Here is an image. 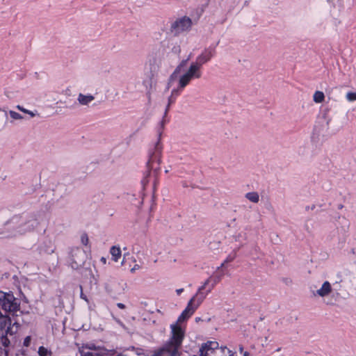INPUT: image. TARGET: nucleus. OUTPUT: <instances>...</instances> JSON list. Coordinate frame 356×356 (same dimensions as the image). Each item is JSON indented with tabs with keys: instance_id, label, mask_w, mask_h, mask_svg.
Instances as JSON below:
<instances>
[{
	"instance_id": "34",
	"label": "nucleus",
	"mask_w": 356,
	"mask_h": 356,
	"mask_svg": "<svg viewBox=\"0 0 356 356\" xmlns=\"http://www.w3.org/2000/svg\"><path fill=\"white\" fill-rule=\"evenodd\" d=\"M117 306L120 309H124L125 308V305L123 303H121V302L118 303Z\"/></svg>"
},
{
	"instance_id": "38",
	"label": "nucleus",
	"mask_w": 356,
	"mask_h": 356,
	"mask_svg": "<svg viewBox=\"0 0 356 356\" xmlns=\"http://www.w3.org/2000/svg\"><path fill=\"white\" fill-rule=\"evenodd\" d=\"M139 268L138 265H135L134 268L131 270V272H134L135 270L138 269Z\"/></svg>"
},
{
	"instance_id": "41",
	"label": "nucleus",
	"mask_w": 356,
	"mask_h": 356,
	"mask_svg": "<svg viewBox=\"0 0 356 356\" xmlns=\"http://www.w3.org/2000/svg\"><path fill=\"white\" fill-rule=\"evenodd\" d=\"M343 208V204H340L338 205V209H341Z\"/></svg>"
},
{
	"instance_id": "39",
	"label": "nucleus",
	"mask_w": 356,
	"mask_h": 356,
	"mask_svg": "<svg viewBox=\"0 0 356 356\" xmlns=\"http://www.w3.org/2000/svg\"><path fill=\"white\" fill-rule=\"evenodd\" d=\"M239 352L243 354L245 351H243V346H239Z\"/></svg>"
},
{
	"instance_id": "1",
	"label": "nucleus",
	"mask_w": 356,
	"mask_h": 356,
	"mask_svg": "<svg viewBox=\"0 0 356 356\" xmlns=\"http://www.w3.org/2000/svg\"><path fill=\"white\" fill-rule=\"evenodd\" d=\"M43 213H23L20 216H15L6 225L4 229L12 230L4 237L15 236L17 234H24L31 232L40 224L44 219Z\"/></svg>"
},
{
	"instance_id": "23",
	"label": "nucleus",
	"mask_w": 356,
	"mask_h": 356,
	"mask_svg": "<svg viewBox=\"0 0 356 356\" xmlns=\"http://www.w3.org/2000/svg\"><path fill=\"white\" fill-rule=\"evenodd\" d=\"M38 354L40 356H51V351L44 346H40L38 348Z\"/></svg>"
},
{
	"instance_id": "5",
	"label": "nucleus",
	"mask_w": 356,
	"mask_h": 356,
	"mask_svg": "<svg viewBox=\"0 0 356 356\" xmlns=\"http://www.w3.org/2000/svg\"><path fill=\"white\" fill-rule=\"evenodd\" d=\"M192 26V21L190 17L184 16L177 19L170 25V32L177 35L179 33L188 31Z\"/></svg>"
},
{
	"instance_id": "43",
	"label": "nucleus",
	"mask_w": 356,
	"mask_h": 356,
	"mask_svg": "<svg viewBox=\"0 0 356 356\" xmlns=\"http://www.w3.org/2000/svg\"><path fill=\"white\" fill-rule=\"evenodd\" d=\"M0 111H3V109L0 108ZM3 111L5 112L6 117H7V114H8L7 111H6L5 110H3Z\"/></svg>"
},
{
	"instance_id": "30",
	"label": "nucleus",
	"mask_w": 356,
	"mask_h": 356,
	"mask_svg": "<svg viewBox=\"0 0 356 356\" xmlns=\"http://www.w3.org/2000/svg\"><path fill=\"white\" fill-rule=\"evenodd\" d=\"M31 343V337L30 336H27L24 339V342H23V345L24 346H26L28 347Z\"/></svg>"
},
{
	"instance_id": "8",
	"label": "nucleus",
	"mask_w": 356,
	"mask_h": 356,
	"mask_svg": "<svg viewBox=\"0 0 356 356\" xmlns=\"http://www.w3.org/2000/svg\"><path fill=\"white\" fill-rule=\"evenodd\" d=\"M37 250L40 254H50L54 251V246L50 239L44 238L37 245Z\"/></svg>"
},
{
	"instance_id": "4",
	"label": "nucleus",
	"mask_w": 356,
	"mask_h": 356,
	"mask_svg": "<svg viewBox=\"0 0 356 356\" xmlns=\"http://www.w3.org/2000/svg\"><path fill=\"white\" fill-rule=\"evenodd\" d=\"M0 305L6 312L15 314L19 310L20 302L13 293L0 291Z\"/></svg>"
},
{
	"instance_id": "27",
	"label": "nucleus",
	"mask_w": 356,
	"mask_h": 356,
	"mask_svg": "<svg viewBox=\"0 0 356 356\" xmlns=\"http://www.w3.org/2000/svg\"><path fill=\"white\" fill-rule=\"evenodd\" d=\"M9 114H10V116L13 120H21L23 118L22 115L21 114H19L14 111H10Z\"/></svg>"
},
{
	"instance_id": "42",
	"label": "nucleus",
	"mask_w": 356,
	"mask_h": 356,
	"mask_svg": "<svg viewBox=\"0 0 356 356\" xmlns=\"http://www.w3.org/2000/svg\"><path fill=\"white\" fill-rule=\"evenodd\" d=\"M102 261H103L104 263H106V259L104 257H102L101 259Z\"/></svg>"
},
{
	"instance_id": "45",
	"label": "nucleus",
	"mask_w": 356,
	"mask_h": 356,
	"mask_svg": "<svg viewBox=\"0 0 356 356\" xmlns=\"http://www.w3.org/2000/svg\"><path fill=\"white\" fill-rule=\"evenodd\" d=\"M155 186H156V181H154V187H155Z\"/></svg>"
},
{
	"instance_id": "46",
	"label": "nucleus",
	"mask_w": 356,
	"mask_h": 356,
	"mask_svg": "<svg viewBox=\"0 0 356 356\" xmlns=\"http://www.w3.org/2000/svg\"><path fill=\"white\" fill-rule=\"evenodd\" d=\"M136 246H134V248H133L134 251H135V250H136Z\"/></svg>"
},
{
	"instance_id": "48",
	"label": "nucleus",
	"mask_w": 356,
	"mask_h": 356,
	"mask_svg": "<svg viewBox=\"0 0 356 356\" xmlns=\"http://www.w3.org/2000/svg\"><path fill=\"white\" fill-rule=\"evenodd\" d=\"M221 348H222V349H225V348H227V347H226V346H225V347H221Z\"/></svg>"
},
{
	"instance_id": "26",
	"label": "nucleus",
	"mask_w": 356,
	"mask_h": 356,
	"mask_svg": "<svg viewBox=\"0 0 356 356\" xmlns=\"http://www.w3.org/2000/svg\"><path fill=\"white\" fill-rule=\"evenodd\" d=\"M81 243L85 246H87L88 245L89 238L88 234L86 232H83L81 235Z\"/></svg>"
},
{
	"instance_id": "29",
	"label": "nucleus",
	"mask_w": 356,
	"mask_h": 356,
	"mask_svg": "<svg viewBox=\"0 0 356 356\" xmlns=\"http://www.w3.org/2000/svg\"><path fill=\"white\" fill-rule=\"evenodd\" d=\"M188 318H190V316H188L186 314H184L182 312L181 314L178 317V319H177V321L176 323L177 324V323L184 322V321H186Z\"/></svg>"
},
{
	"instance_id": "37",
	"label": "nucleus",
	"mask_w": 356,
	"mask_h": 356,
	"mask_svg": "<svg viewBox=\"0 0 356 356\" xmlns=\"http://www.w3.org/2000/svg\"><path fill=\"white\" fill-rule=\"evenodd\" d=\"M195 321L196 323L203 321L201 317H195Z\"/></svg>"
},
{
	"instance_id": "33",
	"label": "nucleus",
	"mask_w": 356,
	"mask_h": 356,
	"mask_svg": "<svg viewBox=\"0 0 356 356\" xmlns=\"http://www.w3.org/2000/svg\"><path fill=\"white\" fill-rule=\"evenodd\" d=\"M26 113L29 114V115H31V117H34L35 115V113H34L33 111H29V110H27Z\"/></svg>"
},
{
	"instance_id": "6",
	"label": "nucleus",
	"mask_w": 356,
	"mask_h": 356,
	"mask_svg": "<svg viewBox=\"0 0 356 356\" xmlns=\"http://www.w3.org/2000/svg\"><path fill=\"white\" fill-rule=\"evenodd\" d=\"M216 45H210L205 48L202 53L197 56L195 61L193 63L197 65L200 68H202V65L208 63L216 56Z\"/></svg>"
},
{
	"instance_id": "15",
	"label": "nucleus",
	"mask_w": 356,
	"mask_h": 356,
	"mask_svg": "<svg viewBox=\"0 0 356 356\" xmlns=\"http://www.w3.org/2000/svg\"><path fill=\"white\" fill-rule=\"evenodd\" d=\"M95 346L93 344L83 346L80 350L81 356H97Z\"/></svg>"
},
{
	"instance_id": "10",
	"label": "nucleus",
	"mask_w": 356,
	"mask_h": 356,
	"mask_svg": "<svg viewBox=\"0 0 356 356\" xmlns=\"http://www.w3.org/2000/svg\"><path fill=\"white\" fill-rule=\"evenodd\" d=\"M184 74L191 80H193L201 78L202 73L201 68L192 62L190 64L188 69L184 73Z\"/></svg>"
},
{
	"instance_id": "47",
	"label": "nucleus",
	"mask_w": 356,
	"mask_h": 356,
	"mask_svg": "<svg viewBox=\"0 0 356 356\" xmlns=\"http://www.w3.org/2000/svg\"><path fill=\"white\" fill-rule=\"evenodd\" d=\"M314 207H315V206H314V205H313V206L312 207V209H314Z\"/></svg>"
},
{
	"instance_id": "31",
	"label": "nucleus",
	"mask_w": 356,
	"mask_h": 356,
	"mask_svg": "<svg viewBox=\"0 0 356 356\" xmlns=\"http://www.w3.org/2000/svg\"><path fill=\"white\" fill-rule=\"evenodd\" d=\"M80 289H81V294H80L81 298H82L83 300H86V302H88L87 296L86 295H84L83 293L82 286H80Z\"/></svg>"
},
{
	"instance_id": "16",
	"label": "nucleus",
	"mask_w": 356,
	"mask_h": 356,
	"mask_svg": "<svg viewBox=\"0 0 356 356\" xmlns=\"http://www.w3.org/2000/svg\"><path fill=\"white\" fill-rule=\"evenodd\" d=\"M191 81L192 80L191 79L188 78L184 74H181L179 78L177 88L182 92L184 88L191 82Z\"/></svg>"
},
{
	"instance_id": "17",
	"label": "nucleus",
	"mask_w": 356,
	"mask_h": 356,
	"mask_svg": "<svg viewBox=\"0 0 356 356\" xmlns=\"http://www.w3.org/2000/svg\"><path fill=\"white\" fill-rule=\"evenodd\" d=\"M19 326H20V325L17 322L13 323V325H11V324L9 325L7 327V328L6 329L5 337H8V334L12 336V335L15 334V333H17Z\"/></svg>"
},
{
	"instance_id": "40",
	"label": "nucleus",
	"mask_w": 356,
	"mask_h": 356,
	"mask_svg": "<svg viewBox=\"0 0 356 356\" xmlns=\"http://www.w3.org/2000/svg\"><path fill=\"white\" fill-rule=\"evenodd\" d=\"M243 356H249V353H248V352L245 351V352L243 353Z\"/></svg>"
},
{
	"instance_id": "24",
	"label": "nucleus",
	"mask_w": 356,
	"mask_h": 356,
	"mask_svg": "<svg viewBox=\"0 0 356 356\" xmlns=\"http://www.w3.org/2000/svg\"><path fill=\"white\" fill-rule=\"evenodd\" d=\"M211 281H212V283L209 285V289L207 290V294H209V293L211 292V291L215 287V286L219 282L220 277H216L213 278V280L211 279Z\"/></svg>"
},
{
	"instance_id": "11",
	"label": "nucleus",
	"mask_w": 356,
	"mask_h": 356,
	"mask_svg": "<svg viewBox=\"0 0 356 356\" xmlns=\"http://www.w3.org/2000/svg\"><path fill=\"white\" fill-rule=\"evenodd\" d=\"M81 252V250L79 247H72L70 249L68 256L70 261V266L74 269L78 268L79 264L76 261V258Z\"/></svg>"
},
{
	"instance_id": "21",
	"label": "nucleus",
	"mask_w": 356,
	"mask_h": 356,
	"mask_svg": "<svg viewBox=\"0 0 356 356\" xmlns=\"http://www.w3.org/2000/svg\"><path fill=\"white\" fill-rule=\"evenodd\" d=\"M245 197L251 202L257 203L259 201V195L257 192L247 193Z\"/></svg>"
},
{
	"instance_id": "9",
	"label": "nucleus",
	"mask_w": 356,
	"mask_h": 356,
	"mask_svg": "<svg viewBox=\"0 0 356 356\" xmlns=\"http://www.w3.org/2000/svg\"><path fill=\"white\" fill-rule=\"evenodd\" d=\"M218 343L217 341H208L202 344L198 354L201 356H208L209 353H212L215 350L218 349Z\"/></svg>"
},
{
	"instance_id": "14",
	"label": "nucleus",
	"mask_w": 356,
	"mask_h": 356,
	"mask_svg": "<svg viewBox=\"0 0 356 356\" xmlns=\"http://www.w3.org/2000/svg\"><path fill=\"white\" fill-rule=\"evenodd\" d=\"M182 92L177 89V88H174L171 91V94L170 97H168V105L165 108L164 115H165L169 110L170 106L172 104H174L177 98Z\"/></svg>"
},
{
	"instance_id": "18",
	"label": "nucleus",
	"mask_w": 356,
	"mask_h": 356,
	"mask_svg": "<svg viewBox=\"0 0 356 356\" xmlns=\"http://www.w3.org/2000/svg\"><path fill=\"white\" fill-rule=\"evenodd\" d=\"M94 99V97L91 95H85L80 93L78 96V101L81 105H88Z\"/></svg>"
},
{
	"instance_id": "19",
	"label": "nucleus",
	"mask_w": 356,
	"mask_h": 356,
	"mask_svg": "<svg viewBox=\"0 0 356 356\" xmlns=\"http://www.w3.org/2000/svg\"><path fill=\"white\" fill-rule=\"evenodd\" d=\"M110 253L111 254L112 259L115 262L118 261L122 254L120 248L115 245L111 247Z\"/></svg>"
},
{
	"instance_id": "12",
	"label": "nucleus",
	"mask_w": 356,
	"mask_h": 356,
	"mask_svg": "<svg viewBox=\"0 0 356 356\" xmlns=\"http://www.w3.org/2000/svg\"><path fill=\"white\" fill-rule=\"evenodd\" d=\"M332 289L331 284L328 281H325L323 283L321 287L314 293V295L320 297H325L331 293Z\"/></svg>"
},
{
	"instance_id": "36",
	"label": "nucleus",
	"mask_w": 356,
	"mask_h": 356,
	"mask_svg": "<svg viewBox=\"0 0 356 356\" xmlns=\"http://www.w3.org/2000/svg\"><path fill=\"white\" fill-rule=\"evenodd\" d=\"M229 356H237L236 353L232 352L230 350H228Z\"/></svg>"
},
{
	"instance_id": "28",
	"label": "nucleus",
	"mask_w": 356,
	"mask_h": 356,
	"mask_svg": "<svg viewBox=\"0 0 356 356\" xmlns=\"http://www.w3.org/2000/svg\"><path fill=\"white\" fill-rule=\"evenodd\" d=\"M346 99H347L349 102H354V101H356V92H348L346 94Z\"/></svg>"
},
{
	"instance_id": "22",
	"label": "nucleus",
	"mask_w": 356,
	"mask_h": 356,
	"mask_svg": "<svg viewBox=\"0 0 356 356\" xmlns=\"http://www.w3.org/2000/svg\"><path fill=\"white\" fill-rule=\"evenodd\" d=\"M313 98L316 103H321L324 101L325 95L323 92L317 90L314 92Z\"/></svg>"
},
{
	"instance_id": "25",
	"label": "nucleus",
	"mask_w": 356,
	"mask_h": 356,
	"mask_svg": "<svg viewBox=\"0 0 356 356\" xmlns=\"http://www.w3.org/2000/svg\"><path fill=\"white\" fill-rule=\"evenodd\" d=\"M236 254L235 252L229 254L226 257V259H225L224 262L221 264L220 267H222L227 263H229V262L234 261V259L236 258Z\"/></svg>"
},
{
	"instance_id": "35",
	"label": "nucleus",
	"mask_w": 356,
	"mask_h": 356,
	"mask_svg": "<svg viewBox=\"0 0 356 356\" xmlns=\"http://www.w3.org/2000/svg\"><path fill=\"white\" fill-rule=\"evenodd\" d=\"M184 291V289H178L176 290V293L178 296H179Z\"/></svg>"
},
{
	"instance_id": "3",
	"label": "nucleus",
	"mask_w": 356,
	"mask_h": 356,
	"mask_svg": "<svg viewBox=\"0 0 356 356\" xmlns=\"http://www.w3.org/2000/svg\"><path fill=\"white\" fill-rule=\"evenodd\" d=\"M170 327L172 337L163 349L170 356H179V349L184 338V330L177 323L171 325Z\"/></svg>"
},
{
	"instance_id": "2",
	"label": "nucleus",
	"mask_w": 356,
	"mask_h": 356,
	"mask_svg": "<svg viewBox=\"0 0 356 356\" xmlns=\"http://www.w3.org/2000/svg\"><path fill=\"white\" fill-rule=\"evenodd\" d=\"M165 120H163L160 126L157 130L158 133V140L154 145V146L149 148L148 152V160L147 162V172L145 175L144 178L141 180V184L143 187L149 182L148 177L150 175V172L154 171V174H157V172L160 170V163L161 161V154L163 147L161 143V136L162 134L163 129L164 127Z\"/></svg>"
},
{
	"instance_id": "49",
	"label": "nucleus",
	"mask_w": 356,
	"mask_h": 356,
	"mask_svg": "<svg viewBox=\"0 0 356 356\" xmlns=\"http://www.w3.org/2000/svg\"><path fill=\"white\" fill-rule=\"evenodd\" d=\"M193 356H201V355L198 354V355H193Z\"/></svg>"
},
{
	"instance_id": "7",
	"label": "nucleus",
	"mask_w": 356,
	"mask_h": 356,
	"mask_svg": "<svg viewBox=\"0 0 356 356\" xmlns=\"http://www.w3.org/2000/svg\"><path fill=\"white\" fill-rule=\"evenodd\" d=\"M204 300V296H201L197 298L196 296H193L188 301L186 307L184 309L183 312L188 316H191L199 306L202 303Z\"/></svg>"
},
{
	"instance_id": "32",
	"label": "nucleus",
	"mask_w": 356,
	"mask_h": 356,
	"mask_svg": "<svg viewBox=\"0 0 356 356\" xmlns=\"http://www.w3.org/2000/svg\"><path fill=\"white\" fill-rule=\"evenodd\" d=\"M16 108H17L19 111H22V112H23V113H26V111H27V109L24 108V107H22V106H20V105H17V106H16Z\"/></svg>"
},
{
	"instance_id": "20",
	"label": "nucleus",
	"mask_w": 356,
	"mask_h": 356,
	"mask_svg": "<svg viewBox=\"0 0 356 356\" xmlns=\"http://www.w3.org/2000/svg\"><path fill=\"white\" fill-rule=\"evenodd\" d=\"M211 277H209L207 280H205V282L202 284V285L198 288L195 296H196L197 298H199L203 295L204 297V299H205L208 294H207V291L205 293H204V292H202V291L211 282Z\"/></svg>"
},
{
	"instance_id": "13",
	"label": "nucleus",
	"mask_w": 356,
	"mask_h": 356,
	"mask_svg": "<svg viewBox=\"0 0 356 356\" xmlns=\"http://www.w3.org/2000/svg\"><path fill=\"white\" fill-rule=\"evenodd\" d=\"M189 59H190V57H188L186 59L182 60L180 62V63L176 67L174 72L170 74V76L169 77V82H168V86H167L168 89H169V88H170V83L176 79L177 74L181 72L182 67H184L186 65V63Z\"/></svg>"
},
{
	"instance_id": "44",
	"label": "nucleus",
	"mask_w": 356,
	"mask_h": 356,
	"mask_svg": "<svg viewBox=\"0 0 356 356\" xmlns=\"http://www.w3.org/2000/svg\"><path fill=\"white\" fill-rule=\"evenodd\" d=\"M211 321V318H208L207 319H206V321L207 322H209Z\"/></svg>"
}]
</instances>
